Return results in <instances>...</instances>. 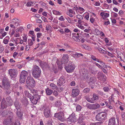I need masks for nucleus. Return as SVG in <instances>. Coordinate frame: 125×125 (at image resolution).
<instances>
[{"label":"nucleus","instance_id":"1","mask_svg":"<svg viewBox=\"0 0 125 125\" xmlns=\"http://www.w3.org/2000/svg\"><path fill=\"white\" fill-rule=\"evenodd\" d=\"M41 71L40 69L38 66H34L32 71V74L33 76L36 78H38L40 77Z\"/></svg>","mask_w":125,"mask_h":125},{"label":"nucleus","instance_id":"2","mask_svg":"<svg viewBox=\"0 0 125 125\" xmlns=\"http://www.w3.org/2000/svg\"><path fill=\"white\" fill-rule=\"evenodd\" d=\"M27 85H25L26 87L27 88H28V85L33 87H34L35 84V82L34 79L30 76H28L27 78L26 82Z\"/></svg>","mask_w":125,"mask_h":125},{"label":"nucleus","instance_id":"3","mask_svg":"<svg viewBox=\"0 0 125 125\" xmlns=\"http://www.w3.org/2000/svg\"><path fill=\"white\" fill-rule=\"evenodd\" d=\"M10 114L11 115L5 119L3 122V124L4 125H11L12 124L13 115L11 112H10Z\"/></svg>","mask_w":125,"mask_h":125},{"label":"nucleus","instance_id":"4","mask_svg":"<svg viewBox=\"0 0 125 125\" xmlns=\"http://www.w3.org/2000/svg\"><path fill=\"white\" fill-rule=\"evenodd\" d=\"M75 67L72 62H69L65 67V68L67 72L68 73L72 72L75 68Z\"/></svg>","mask_w":125,"mask_h":125},{"label":"nucleus","instance_id":"5","mask_svg":"<svg viewBox=\"0 0 125 125\" xmlns=\"http://www.w3.org/2000/svg\"><path fill=\"white\" fill-rule=\"evenodd\" d=\"M28 72L25 71H23L21 72L20 79V81L21 83L24 82L26 78L28 76Z\"/></svg>","mask_w":125,"mask_h":125},{"label":"nucleus","instance_id":"6","mask_svg":"<svg viewBox=\"0 0 125 125\" xmlns=\"http://www.w3.org/2000/svg\"><path fill=\"white\" fill-rule=\"evenodd\" d=\"M31 92L34 94L33 97L31 100V102L34 104H36L37 103L38 100L40 99V96L37 94H35V93H36L35 91H31Z\"/></svg>","mask_w":125,"mask_h":125},{"label":"nucleus","instance_id":"7","mask_svg":"<svg viewBox=\"0 0 125 125\" xmlns=\"http://www.w3.org/2000/svg\"><path fill=\"white\" fill-rule=\"evenodd\" d=\"M106 113L105 112H102L98 114L96 116V119L99 121L104 119L106 117Z\"/></svg>","mask_w":125,"mask_h":125},{"label":"nucleus","instance_id":"8","mask_svg":"<svg viewBox=\"0 0 125 125\" xmlns=\"http://www.w3.org/2000/svg\"><path fill=\"white\" fill-rule=\"evenodd\" d=\"M75 114L72 113L70 115L67 119V122L68 124H70L71 123L75 122L77 119L75 116Z\"/></svg>","mask_w":125,"mask_h":125},{"label":"nucleus","instance_id":"9","mask_svg":"<svg viewBox=\"0 0 125 125\" xmlns=\"http://www.w3.org/2000/svg\"><path fill=\"white\" fill-rule=\"evenodd\" d=\"M54 116L58 118V119L61 121L64 122L65 120L64 117L63 113L61 111L59 113H55L54 114Z\"/></svg>","mask_w":125,"mask_h":125},{"label":"nucleus","instance_id":"10","mask_svg":"<svg viewBox=\"0 0 125 125\" xmlns=\"http://www.w3.org/2000/svg\"><path fill=\"white\" fill-rule=\"evenodd\" d=\"M86 106L89 109L94 110L99 108L100 107V105L98 104H86Z\"/></svg>","mask_w":125,"mask_h":125},{"label":"nucleus","instance_id":"11","mask_svg":"<svg viewBox=\"0 0 125 125\" xmlns=\"http://www.w3.org/2000/svg\"><path fill=\"white\" fill-rule=\"evenodd\" d=\"M43 111L44 115L45 117L46 118L49 117L51 115L50 108L47 107L45 108L44 109Z\"/></svg>","mask_w":125,"mask_h":125},{"label":"nucleus","instance_id":"12","mask_svg":"<svg viewBox=\"0 0 125 125\" xmlns=\"http://www.w3.org/2000/svg\"><path fill=\"white\" fill-rule=\"evenodd\" d=\"M69 56L68 54H63L61 59L62 63H64L68 62L69 60Z\"/></svg>","mask_w":125,"mask_h":125},{"label":"nucleus","instance_id":"13","mask_svg":"<svg viewBox=\"0 0 125 125\" xmlns=\"http://www.w3.org/2000/svg\"><path fill=\"white\" fill-rule=\"evenodd\" d=\"M80 92L79 90L77 88L73 89L72 90L71 94L72 96L75 97L78 95Z\"/></svg>","mask_w":125,"mask_h":125},{"label":"nucleus","instance_id":"14","mask_svg":"<svg viewBox=\"0 0 125 125\" xmlns=\"http://www.w3.org/2000/svg\"><path fill=\"white\" fill-rule=\"evenodd\" d=\"M2 84L6 87H10V84L9 83L7 78H4L2 80Z\"/></svg>","mask_w":125,"mask_h":125},{"label":"nucleus","instance_id":"15","mask_svg":"<svg viewBox=\"0 0 125 125\" xmlns=\"http://www.w3.org/2000/svg\"><path fill=\"white\" fill-rule=\"evenodd\" d=\"M64 79L63 76H61L58 80L57 85L58 86H61L65 83Z\"/></svg>","mask_w":125,"mask_h":125},{"label":"nucleus","instance_id":"16","mask_svg":"<svg viewBox=\"0 0 125 125\" xmlns=\"http://www.w3.org/2000/svg\"><path fill=\"white\" fill-rule=\"evenodd\" d=\"M9 74L11 77H15L16 76V70L14 69H11L9 70Z\"/></svg>","mask_w":125,"mask_h":125},{"label":"nucleus","instance_id":"17","mask_svg":"<svg viewBox=\"0 0 125 125\" xmlns=\"http://www.w3.org/2000/svg\"><path fill=\"white\" fill-rule=\"evenodd\" d=\"M37 61L39 63L40 65L42 68H46L49 67L48 64L46 62H42L41 60H38Z\"/></svg>","mask_w":125,"mask_h":125},{"label":"nucleus","instance_id":"18","mask_svg":"<svg viewBox=\"0 0 125 125\" xmlns=\"http://www.w3.org/2000/svg\"><path fill=\"white\" fill-rule=\"evenodd\" d=\"M99 98L98 95L95 93L93 94V97L91 98L92 99L93 103L94 102H96L97 100H98Z\"/></svg>","mask_w":125,"mask_h":125},{"label":"nucleus","instance_id":"19","mask_svg":"<svg viewBox=\"0 0 125 125\" xmlns=\"http://www.w3.org/2000/svg\"><path fill=\"white\" fill-rule=\"evenodd\" d=\"M1 106L2 109L5 108L7 106V103L4 98H3L2 100L1 103Z\"/></svg>","mask_w":125,"mask_h":125},{"label":"nucleus","instance_id":"20","mask_svg":"<svg viewBox=\"0 0 125 125\" xmlns=\"http://www.w3.org/2000/svg\"><path fill=\"white\" fill-rule=\"evenodd\" d=\"M115 119L114 117L111 118L109 120V125H115Z\"/></svg>","mask_w":125,"mask_h":125},{"label":"nucleus","instance_id":"21","mask_svg":"<svg viewBox=\"0 0 125 125\" xmlns=\"http://www.w3.org/2000/svg\"><path fill=\"white\" fill-rule=\"evenodd\" d=\"M14 105L17 110L20 109L21 108L20 104L19 102L17 101H15L14 103Z\"/></svg>","mask_w":125,"mask_h":125},{"label":"nucleus","instance_id":"22","mask_svg":"<svg viewBox=\"0 0 125 125\" xmlns=\"http://www.w3.org/2000/svg\"><path fill=\"white\" fill-rule=\"evenodd\" d=\"M6 100L7 102L9 103L8 104L9 106H11L12 105L13 102L10 96H8L7 97Z\"/></svg>","mask_w":125,"mask_h":125},{"label":"nucleus","instance_id":"23","mask_svg":"<svg viewBox=\"0 0 125 125\" xmlns=\"http://www.w3.org/2000/svg\"><path fill=\"white\" fill-rule=\"evenodd\" d=\"M83 56V54L77 52H75V53L72 54V56L74 58H79L80 56Z\"/></svg>","mask_w":125,"mask_h":125},{"label":"nucleus","instance_id":"24","mask_svg":"<svg viewBox=\"0 0 125 125\" xmlns=\"http://www.w3.org/2000/svg\"><path fill=\"white\" fill-rule=\"evenodd\" d=\"M45 91L46 94L48 95H50L53 93V91L49 88L46 89Z\"/></svg>","mask_w":125,"mask_h":125},{"label":"nucleus","instance_id":"25","mask_svg":"<svg viewBox=\"0 0 125 125\" xmlns=\"http://www.w3.org/2000/svg\"><path fill=\"white\" fill-rule=\"evenodd\" d=\"M16 114L18 117L21 118L22 115V114L21 112V111L20 109L17 110Z\"/></svg>","mask_w":125,"mask_h":125},{"label":"nucleus","instance_id":"26","mask_svg":"<svg viewBox=\"0 0 125 125\" xmlns=\"http://www.w3.org/2000/svg\"><path fill=\"white\" fill-rule=\"evenodd\" d=\"M95 49H97L101 53L105 54L106 53V52L104 50L99 47H95Z\"/></svg>","mask_w":125,"mask_h":125},{"label":"nucleus","instance_id":"27","mask_svg":"<svg viewBox=\"0 0 125 125\" xmlns=\"http://www.w3.org/2000/svg\"><path fill=\"white\" fill-rule=\"evenodd\" d=\"M61 105L62 102L60 101H57L55 103V105L56 107H59L61 106Z\"/></svg>","mask_w":125,"mask_h":125},{"label":"nucleus","instance_id":"28","mask_svg":"<svg viewBox=\"0 0 125 125\" xmlns=\"http://www.w3.org/2000/svg\"><path fill=\"white\" fill-rule=\"evenodd\" d=\"M9 112L7 110L4 111L2 112L1 114L2 116L3 117L6 116L8 114Z\"/></svg>","mask_w":125,"mask_h":125},{"label":"nucleus","instance_id":"29","mask_svg":"<svg viewBox=\"0 0 125 125\" xmlns=\"http://www.w3.org/2000/svg\"><path fill=\"white\" fill-rule=\"evenodd\" d=\"M6 87L7 89L6 91L5 94H9L11 92V89L10 88V87Z\"/></svg>","mask_w":125,"mask_h":125},{"label":"nucleus","instance_id":"30","mask_svg":"<svg viewBox=\"0 0 125 125\" xmlns=\"http://www.w3.org/2000/svg\"><path fill=\"white\" fill-rule=\"evenodd\" d=\"M50 86L52 89H56L57 88V86L53 83H51Z\"/></svg>","mask_w":125,"mask_h":125},{"label":"nucleus","instance_id":"31","mask_svg":"<svg viewBox=\"0 0 125 125\" xmlns=\"http://www.w3.org/2000/svg\"><path fill=\"white\" fill-rule=\"evenodd\" d=\"M52 12L53 14L55 15H60L61 14L58 11L55 10H53Z\"/></svg>","mask_w":125,"mask_h":125},{"label":"nucleus","instance_id":"32","mask_svg":"<svg viewBox=\"0 0 125 125\" xmlns=\"http://www.w3.org/2000/svg\"><path fill=\"white\" fill-rule=\"evenodd\" d=\"M90 90V89L89 88H87L83 90V92L84 93H87L89 92Z\"/></svg>","mask_w":125,"mask_h":125},{"label":"nucleus","instance_id":"33","mask_svg":"<svg viewBox=\"0 0 125 125\" xmlns=\"http://www.w3.org/2000/svg\"><path fill=\"white\" fill-rule=\"evenodd\" d=\"M83 117L82 116H80L78 120V122L79 123L82 124L83 122Z\"/></svg>","mask_w":125,"mask_h":125},{"label":"nucleus","instance_id":"34","mask_svg":"<svg viewBox=\"0 0 125 125\" xmlns=\"http://www.w3.org/2000/svg\"><path fill=\"white\" fill-rule=\"evenodd\" d=\"M10 27L11 28L10 29V31H15V27L14 26L13 24H10Z\"/></svg>","mask_w":125,"mask_h":125},{"label":"nucleus","instance_id":"35","mask_svg":"<svg viewBox=\"0 0 125 125\" xmlns=\"http://www.w3.org/2000/svg\"><path fill=\"white\" fill-rule=\"evenodd\" d=\"M84 98L88 102L91 103H93L92 99H91V98L90 99L89 98L87 97V96H84Z\"/></svg>","mask_w":125,"mask_h":125},{"label":"nucleus","instance_id":"36","mask_svg":"<svg viewBox=\"0 0 125 125\" xmlns=\"http://www.w3.org/2000/svg\"><path fill=\"white\" fill-rule=\"evenodd\" d=\"M73 39L75 41L78 42L80 41V38L73 37Z\"/></svg>","mask_w":125,"mask_h":125},{"label":"nucleus","instance_id":"37","mask_svg":"<svg viewBox=\"0 0 125 125\" xmlns=\"http://www.w3.org/2000/svg\"><path fill=\"white\" fill-rule=\"evenodd\" d=\"M28 43L29 44V45L30 46H31L33 44L32 41L31 39L28 40Z\"/></svg>","mask_w":125,"mask_h":125},{"label":"nucleus","instance_id":"38","mask_svg":"<svg viewBox=\"0 0 125 125\" xmlns=\"http://www.w3.org/2000/svg\"><path fill=\"white\" fill-rule=\"evenodd\" d=\"M82 108L79 105H77L76 107V110L77 111H79L81 110Z\"/></svg>","mask_w":125,"mask_h":125},{"label":"nucleus","instance_id":"39","mask_svg":"<svg viewBox=\"0 0 125 125\" xmlns=\"http://www.w3.org/2000/svg\"><path fill=\"white\" fill-rule=\"evenodd\" d=\"M33 4V3L32 2H28L26 5L27 7H30L31 6V5Z\"/></svg>","mask_w":125,"mask_h":125},{"label":"nucleus","instance_id":"40","mask_svg":"<svg viewBox=\"0 0 125 125\" xmlns=\"http://www.w3.org/2000/svg\"><path fill=\"white\" fill-rule=\"evenodd\" d=\"M76 18L79 20L82 19H83L82 16L79 14L77 15L76 16Z\"/></svg>","mask_w":125,"mask_h":125},{"label":"nucleus","instance_id":"41","mask_svg":"<svg viewBox=\"0 0 125 125\" xmlns=\"http://www.w3.org/2000/svg\"><path fill=\"white\" fill-rule=\"evenodd\" d=\"M27 96H28V97L30 98L31 101L32 100V99L33 97V96L30 93L28 94V95Z\"/></svg>","mask_w":125,"mask_h":125},{"label":"nucleus","instance_id":"42","mask_svg":"<svg viewBox=\"0 0 125 125\" xmlns=\"http://www.w3.org/2000/svg\"><path fill=\"white\" fill-rule=\"evenodd\" d=\"M13 20H14L16 22V23L18 24L17 25V26H18V25H19V24L17 22H19V20L16 18H14V19H13Z\"/></svg>","mask_w":125,"mask_h":125},{"label":"nucleus","instance_id":"43","mask_svg":"<svg viewBox=\"0 0 125 125\" xmlns=\"http://www.w3.org/2000/svg\"><path fill=\"white\" fill-rule=\"evenodd\" d=\"M63 88L62 87H60L59 88H57V91L59 92H61L63 90Z\"/></svg>","mask_w":125,"mask_h":125},{"label":"nucleus","instance_id":"44","mask_svg":"<svg viewBox=\"0 0 125 125\" xmlns=\"http://www.w3.org/2000/svg\"><path fill=\"white\" fill-rule=\"evenodd\" d=\"M83 47L85 49L87 50H89L90 49V48L89 47L86 45H84Z\"/></svg>","mask_w":125,"mask_h":125},{"label":"nucleus","instance_id":"45","mask_svg":"<svg viewBox=\"0 0 125 125\" xmlns=\"http://www.w3.org/2000/svg\"><path fill=\"white\" fill-rule=\"evenodd\" d=\"M79 34L78 33H74L73 34V37L80 38V37L79 35Z\"/></svg>","mask_w":125,"mask_h":125},{"label":"nucleus","instance_id":"46","mask_svg":"<svg viewBox=\"0 0 125 125\" xmlns=\"http://www.w3.org/2000/svg\"><path fill=\"white\" fill-rule=\"evenodd\" d=\"M34 57H33L30 58L28 57L26 58V59L28 60V61H30L31 60H33L34 59Z\"/></svg>","mask_w":125,"mask_h":125},{"label":"nucleus","instance_id":"47","mask_svg":"<svg viewBox=\"0 0 125 125\" xmlns=\"http://www.w3.org/2000/svg\"><path fill=\"white\" fill-rule=\"evenodd\" d=\"M59 20L60 21H64V18L62 16H61V17L59 18Z\"/></svg>","mask_w":125,"mask_h":125},{"label":"nucleus","instance_id":"48","mask_svg":"<svg viewBox=\"0 0 125 125\" xmlns=\"http://www.w3.org/2000/svg\"><path fill=\"white\" fill-rule=\"evenodd\" d=\"M24 28L23 27H20L19 29H17V31H23Z\"/></svg>","mask_w":125,"mask_h":125},{"label":"nucleus","instance_id":"49","mask_svg":"<svg viewBox=\"0 0 125 125\" xmlns=\"http://www.w3.org/2000/svg\"><path fill=\"white\" fill-rule=\"evenodd\" d=\"M103 89L104 91L107 92L109 89V88L107 86L103 88Z\"/></svg>","mask_w":125,"mask_h":125},{"label":"nucleus","instance_id":"50","mask_svg":"<svg viewBox=\"0 0 125 125\" xmlns=\"http://www.w3.org/2000/svg\"><path fill=\"white\" fill-rule=\"evenodd\" d=\"M51 26L49 25H47L46 26V30L47 31H49L51 29Z\"/></svg>","mask_w":125,"mask_h":125},{"label":"nucleus","instance_id":"51","mask_svg":"<svg viewBox=\"0 0 125 125\" xmlns=\"http://www.w3.org/2000/svg\"><path fill=\"white\" fill-rule=\"evenodd\" d=\"M46 125H52L51 120H49L46 124Z\"/></svg>","mask_w":125,"mask_h":125},{"label":"nucleus","instance_id":"52","mask_svg":"<svg viewBox=\"0 0 125 125\" xmlns=\"http://www.w3.org/2000/svg\"><path fill=\"white\" fill-rule=\"evenodd\" d=\"M42 36V34L41 33L38 32L37 33V36L38 38Z\"/></svg>","mask_w":125,"mask_h":125},{"label":"nucleus","instance_id":"53","mask_svg":"<svg viewBox=\"0 0 125 125\" xmlns=\"http://www.w3.org/2000/svg\"><path fill=\"white\" fill-rule=\"evenodd\" d=\"M53 94L55 96H56L58 95V93L57 91H54L53 92Z\"/></svg>","mask_w":125,"mask_h":125},{"label":"nucleus","instance_id":"54","mask_svg":"<svg viewBox=\"0 0 125 125\" xmlns=\"http://www.w3.org/2000/svg\"><path fill=\"white\" fill-rule=\"evenodd\" d=\"M8 42L9 41L7 39H4L3 42L4 44H7L8 43Z\"/></svg>","mask_w":125,"mask_h":125},{"label":"nucleus","instance_id":"55","mask_svg":"<svg viewBox=\"0 0 125 125\" xmlns=\"http://www.w3.org/2000/svg\"><path fill=\"white\" fill-rule=\"evenodd\" d=\"M30 46L29 45H27L25 47V50L27 51H28L30 48Z\"/></svg>","mask_w":125,"mask_h":125},{"label":"nucleus","instance_id":"56","mask_svg":"<svg viewBox=\"0 0 125 125\" xmlns=\"http://www.w3.org/2000/svg\"><path fill=\"white\" fill-rule=\"evenodd\" d=\"M4 50L3 47L2 46L0 47V53H1Z\"/></svg>","mask_w":125,"mask_h":125},{"label":"nucleus","instance_id":"57","mask_svg":"<svg viewBox=\"0 0 125 125\" xmlns=\"http://www.w3.org/2000/svg\"><path fill=\"white\" fill-rule=\"evenodd\" d=\"M75 83L74 81H73L70 83V85L72 86H74L75 85Z\"/></svg>","mask_w":125,"mask_h":125},{"label":"nucleus","instance_id":"58","mask_svg":"<svg viewBox=\"0 0 125 125\" xmlns=\"http://www.w3.org/2000/svg\"><path fill=\"white\" fill-rule=\"evenodd\" d=\"M49 99L50 100L53 101L54 100V97L52 96H50L49 97Z\"/></svg>","mask_w":125,"mask_h":125},{"label":"nucleus","instance_id":"59","mask_svg":"<svg viewBox=\"0 0 125 125\" xmlns=\"http://www.w3.org/2000/svg\"><path fill=\"white\" fill-rule=\"evenodd\" d=\"M23 41L24 42H26L27 41V38L26 36L25 35V36H24L23 37Z\"/></svg>","mask_w":125,"mask_h":125},{"label":"nucleus","instance_id":"60","mask_svg":"<svg viewBox=\"0 0 125 125\" xmlns=\"http://www.w3.org/2000/svg\"><path fill=\"white\" fill-rule=\"evenodd\" d=\"M91 58L94 60L95 61L96 59V58L94 55H92L91 56Z\"/></svg>","mask_w":125,"mask_h":125},{"label":"nucleus","instance_id":"61","mask_svg":"<svg viewBox=\"0 0 125 125\" xmlns=\"http://www.w3.org/2000/svg\"><path fill=\"white\" fill-rule=\"evenodd\" d=\"M95 65L100 68H102V67L99 64L97 63H96L95 62Z\"/></svg>","mask_w":125,"mask_h":125},{"label":"nucleus","instance_id":"62","mask_svg":"<svg viewBox=\"0 0 125 125\" xmlns=\"http://www.w3.org/2000/svg\"><path fill=\"white\" fill-rule=\"evenodd\" d=\"M67 14L71 17H73V15L70 14V13L69 12H67Z\"/></svg>","mask_w":125,"mask_h":125},{"label":"nucleus","instance_id":"63","mask_svg":"<svg viewBox=\"0 0 125 125\" xmlns=\"http://www.w3.org/2000/svg\"><path fill=\"white\" fill-rule=\"evenodd\" d=\"M124 13V12L122 10H120L118 13V14L119 15H121V14H123Z\"/></svg>","mask_w":125,"mask_h":125},{"label":"nucleus","instance_id":"64","mask_svg":"<svg viewBox=\"0 0 125 125\" xmlns=\"http://www.w3.org/2000/svg\"><path fill=\"white\" fill-rule=\"evenodd\" d=\"M12 125H20L19 123L13 122L12 124Z\"/></svg>","mask_w":125,"mask_h":125}]
</instances>
